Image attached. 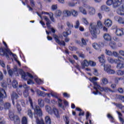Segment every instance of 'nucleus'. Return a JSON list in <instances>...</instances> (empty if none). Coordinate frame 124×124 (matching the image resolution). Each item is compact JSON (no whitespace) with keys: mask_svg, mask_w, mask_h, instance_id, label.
Listing matches in <instances>:
<instances>
[{"mask_svg":"<svg viewBox=\"0 0 124 124\" xmlns=\"http://www.w3.org/2000/svg\"><path fill=\"white\" fill-rule=\"evenodd\" d=\"M101 10H103V11H106V12H109L111 11V9H110V8L107 7L106 5H103L101 7Z\"/></svg>","mask_w":124,"mask_h":124,"instance_id":"5701e85b","label":"nucleus"},{"mask_svg":"<svg viewBox=\"0 0 124 124\" xmlns=\"http://www.w3.org/2000/svg\"><path fill=\"white\" fill-rule=\"evenodd\" d=\"M116 34L118 36H122V35H124V29H117L116 30Z\"/></svg>","mask_w":124,"mask_h":124,"instance_id":"2eb2a0df","label":"nucleus"},{"mask_svg":"<svg viewBox=\"0 0 124 124\" xmlns=\"http://www.w3.org/2000/svg\"><path fill=\"white\" fill-rule=\"evenodd\" d=\"M12 85L13 88H16L17 87H18V82L15 80H14L12 82Z\"/></svg>","mask_w":124,"mask_h":124,"instance_id":"ea45409f","label":"nucleus"},{"mask_svg":"<svg viewBox=\"0 0 124 124\" xmlns=\"http://www.w3.org/2000/svg\"><path fill=\"white\" fill-rule=\"evenodd\" d=\"M114 20H115V21H117L118 24H121L122 25H123V22L124 21V18L123 17H120L116 16L114 17Z\"/></svg>","mask_w":124,"mask_h":124,"instance_id":"f3484780","label":"nucleus"},{"mask_svg":"<svg viewBox=\"0 0 124 124\" xmlns=\"http://www.w3.org/2000/svg\"><path fill=\"white\" fill-rule=\"evenodd\" d=\"M82 22L85 24V25H86L87 26H88V25H89V22H88V20H87V18H83L82 19Z\"/></svg>","mask_w":124,"mask_h":124,"instance_id":"680f3d73","label":"nucleus"},{"mask_svg":"<svg viewBox=\"0 0 124 124\" xmlns=\"http://www.w3.org/2000/svg\"><path fill=\"white\" fill-rule=\"evenodd\" d=\"M116 73L118 76H123L124 75V69L118 70L116 71Z\"/></svg>","mask_w":124,"mask_h":124,"instance_id":"c756f323","label":"nucleus"},{"mask_svg":"<svg viewBox=\"0 0 124 124\" xmlns=\"http://www.w3.org/2000/svg\"><path fill=\"white\" fill-rule=\"evenodd\" d=\"M58 101V105L59 107L61 108H63V105H62V100L60 98H57Z\"/></svg>","mask_w":124,"mask_h":124,"instance_id":"58836bf2","label":"nucleus"},{"mask_svg":"<svg viewBox=\"0 0 124 124\" xmlns=\"http://www.w3.org/2000/svg\"><path fill=\"white\" fill-rule=\"evenodd\" d=\"M122 2H123V0H114V2L113 0H107L106 4L109 6L112 4L113 8H118Z\"/></svg>","mask_w":124,"mask_h":124,"instance_id":"f03ea898","label":"nucleus"},{"mask_svg":"<svg viewBox=\"0 0 124 124\" xmlns=\"http://www.w3.org/2000/svg\"><path fill=\"white\" fill-rule=\"evenodd\" d=\"M76 4H77V2L74 3V2H69L68 3V6H70L71 7H73V6H75Z\"/></svg>","mask_w":124,"mask_h":124,"instance_id":"5fc2aeb1","label":"nucleus"},{"mask_svg":"<svg viewBox=\"0 0 124 124\" xmlns=\"http://www.w3.org/2000/svg\"><path fill=\"white\" fill-rule=\"evenodd\" d=\"M3 44H4V46H5V47L7 48V49H5L6 52H7V53H8V54L10 55V56H11L12 55L15 61H16V62H17V63L20 65L21 63H20V62H19L17 60V56H16V54H14L12 52H11V51H10V50L9 48H7V45L6 44V43H5V42L3 41Z\"/></svg>","mask_w":124,"mask_h":124,"instance_id":"423d86ee","label":"nucleus"},{"mask_svg":"<svg viewBox=\"0 0 124 124\" xmlns=\"http://www.w3.org/2000/svg\"><path fill=\"white\" fill-rule=\"evenodd\" d=\"M16 108L18 112H21L22 111V108H21V106L19 104H17Z\"/></svg>","mask_w":124,"mask_h":124,"instance_id":"052dcab7","label":"nucleus"},{"mask_svg":"<svg viewBox=\"0 0 124 124\" xmlns=\"http://www.w3.org/2000/svg\"><path fill=\"white\" fill-rule=\"evenodd\" d=\"M11 108V104L10 103L6 102L4 104V108L5 110H9Z\"/></svg>","mask_w":124,"mask_h":124,"instance_id":"412c9836","label":"nucleus"},{"mask_svg":"<svg viewBox=\"0 0 124 124\" xmlns=\"http://www.w3.org/2000/svg\"><path fill=\"white\" fill-rule=\"evenodd\" d=\"M90 65L89 62L87 60H84L83 61V65L82 66V68H85V66H89Z\"/></svg>","mask_w":124,"mask_h":124,"instance_id":"79ce46f5","label":"nucleus"},{"mask_svg":"<svg viewBox=\"0 0 124 124\" xmlns=\"http://www.w3.org/2000/svg\"><path fill=\"white\" fill-rule=\"evenodd\" d=\"M98 59L100 62H105V59H104V55H101L100 57L98 58Z\"/></svg>","mask_w":124,"mask_h":124,"instance_id":"49530a36","label":"nucleus"},{"mask_svg":"<svg viewBox=\"0 0 124 124\" xmlns=\"http://www.w3.org/2000/svg\"><path fill=\"white\" fill-rule=\"evenodd\" d=\"M95 62L93 61H89V65H91V66H95Z\"/></svg>","mask_w":124,"mask_h":124,"instance_id":"e2e57ef3","label":"nucleus"},{"mask_svg":"<svg viewBox=\"0 0 124 124\" xmlns=\"http://www.w3.org/2000/svg\"><path fill=\"white\" fill-rule=\"evenodd\" d=\"M108 61L110 63H118V60H117V59H114L111 57H108Z\"/></svg>","mask_w":124,"mask_h":124,"instance_id":"a878e982","label":"nucleus"},{"mask_svg":"<svg viewBox=\"0 0 124 124\" xmlns=\"http://www.w3.org/2000/svg\"><path fill=\"white\" fill-rule=\"evenodd\" d=\"M44 19L46 21V23H48L49 22H51L49 18L48 17L45 16H44Z\"/></svg>","mask_w":124,"mask_h":124,"instance_id":"338daca9","label":"nucleus"},{"mask_svg":"<svg viewBox=\"0 0 124 124\" xmlns=\"http://www.w3.org/2000/svg\"><path fill=\"white\" fill-rule=\"evenodd\" d=\"M46 124H51V118L48 116L45 117Z\"/></svg>","mask_w":124,"mask_h":124,"instance_id":"473e14b6","label":"nucleus"},{"mask_svg":"<svg viewBox=\"0 0 124 124\" xmlns=\"http://www.w3.org/2000/svg\"><path fill=\"white\" fill-rule=\"evenodd\" d=\"M93 70V74L95 75V76H98V72L97 71V69H94Z\"/></svg>","mask_w":124,"mask_h":124,"instance_id":"69168bd1","label":"nucleus"},{"mask_svg":"<svg viewBox=\"0 0 124 124\" xmlns=\"http://www.w3.org/2000/svg\"><path fill=\"white\" fill-rule=\"evenodd\" d=\"M35 81L36 83H37V84H38L39 85H41V84H42V81H41V79L38 78H35Z\"/></svg>","mask_w":124,"mask_h":124,"instance_id":"864d4df0","label":"nucleus"},{"mask_svg":"<svg viewBox=\"0 0 124 124\" xmlns=\"http://www.w3.org/2000/svg\"><path fill=\"white\" fill-rule=\"evenodd\" d=\"M62 12L61 10H59L56 11L55 15L56 18L58 17H61L62 16Z\"/></svg>","mask_w":124,"mask_h":124,"instance_id":"2f4dec72","label":"nucleus"},{"mask_svg":"<svg viewBox=\"0 0 124 124\" xmlns=\"http://www.w3.org/2000/svg\"><path fill=\"white\" fill-rule=\"evenodd\" d=\"M15 124H21V121L19 116L16 115L15 119L13 120Z\"/></svg>","mask_w":124,"mask_h":124,"instance_id":"393cba45","label":"nucleus"},{"mask_svg":"<svg viewBox=\"0 0 124 124\" xmlns=\"http://www.w3.org/2000/svg\"><path fill=\"white\" fill-rule=\"evenodd\" d=\"M52 112H53L55 116L56 117V118H60V114H59V110L58 109L56 108H53Z\"/></svg>","mask_w":124,"mask_h":124,"instance_id":"4be33fe9","label":"nucleus"},{"mask_svg":"<svg viewBox=\"0 0 124 124\" xmlns=\"http://www.w3.org/2000/svg\"><path fill=\"white\" fill-rule=\"evenodd\" d=\"M27 114L28 115V116H29L30 118H31V119H32L33 113H32V111H31V109H29L27 110Z\"/></svg>","mask_w":124,"mask_h":124,"instance_id":"c9c22d12","label":"nucleus"},{"mask_svg":"<svg viewBox=\"0 0 124 124\" xmlns=\"http://www.w3.org/2000/svg\"><path fill=\"white\" fill-rule=\"evenodd\" d=\"M117 8H118L117 10V13L119 15H124V4H122L121 2L120 6L117 7Z\"/></svg>","mask_w":124,"mask_h":124,"instance_id":"9d476101","label":"nucleus"},{"mask_svg":"<svg viewBox=\"0 0 124 124\" xmlns=\"http://www.w3.org/2000/svg\"><path fill=\"white\" fill-rule=\"evenodd\" d=\"M89 80H90V81H91V82L93 83V84L94 85L93 89L96 90V92L93 91V93L95 95L97 94V93H101L100 92H98V91L97 90L98 87H99L100 86V85L97 84V82H96V81H97V80H98V78L96 77H93L92 78H90Z\"/></svg>","mask_w":124,"mask_h":124,"instance_id":"7ed1b4c3","label":"nucleus"},{"mask_svg":"<svg viewBox=\"0 0 124 124\" xmlns=\"http://www.w3.org/2000/svg\"><path fill=\"white\" fill-rule=\"evenodd\" d=\"M108 118V119H110V120H111V121H113L114 120V117H113V116H112V115H111L110 114H108L107 115Z\"/></svg>","mask_w":124,"mask_h":124,"instance_id":"0e129e2a","label":"nucleus"},{"mask_svg":"<svg viewBox=\"0 0 124 124\" xmlns=\"http://www.w3.org/2000/svg\"><path fill=\"white\" fill-rule=\"evenodd\" d=\"M71 14H72V16L73 17H77L78 16V11L75 10H71Z\"/></svg>","mask_w":124,"mask_h":124,"instance_id":"7c9ffc66","label":"nucleus"},{"mask_svg":"<svg viewBox=\"0 0 124 124\" xmlns=\"http://www.w3.org/2000/svg\"><path fill=\"white\" fill-rule=\"evenodd\" d=\"M93 46L94 49H95L96 50H98L100 49V46L99 45L96 44V43H94L93 44Z\"/></svg>","mask_w":124,"mask_h":124,"instance_id":"a19ab883","label":"nucleus"},{"mask_svg":"<svg viewBox=\"0 0 124 124\" xmlns=\"http://www.w3.org/2000/svg\"><path fill=\"white\" fill-rule=\"evenodd\" d=\"M53 37L55 40V42L56 43H58L59 45H60V46H65V42H64V41H60V38H61V36H59L57 35H54Z\"/></svg>","mask_w":124,"mask_h":124,"instance_id":"1a4fd4ad","label":"nucleus"},{"mask_svg":"<svg viewBox=\"0 0 124 124\" xmlns=\"http://www.w3.org/2000/svg\"><path fill=\"white\" fill-rule=\"evenodd\" d=\"M19 73L21 75V78L23 79L25 81L27 80V84L28 85H31V84H34V82L31 80V79H28V77H30V78H31V79H32L33 78V76L31 75V74L29 73H25L24 72V71L22 69H19Z\"/></svg>","mask_w":124,"mask_h":124,"instance_id":"f257e3e1","label":"nucleus"},{"mask_svg":"<svg viewBox=\"0 0 124 124\" xmlns=\"http://www.w3.org/2000/svg\"><path fill=\"white\" fill-rule=\"evenodd\" d=\"M15 117H16V115L15 116L14 113L11 112L9 113V118L12 121H13L15 119Z\"/></svg>","mask_w":124,"mask_h":124,"instance_id":"de8ad7c7","label":"nucleus"},{"mask_svg":"<svg viewBox=\"0 0 124 124\" xmlns=\"http://www.w3.org/2000/svg\"><path fill=\"white\" fill-rule=\"evenodd\" d=\"M81 42H82L83 45H85V46L87 45V42H86V40H85V39L82 38L81 39Z\"/></svg>","mask_w":124,"mask_h":124,"instance_id":"774afa93","label":"nucleus"},{"mask_svg":"<svg viewBox=\"0 0 124 124\" xmlns=\"http://www.w3.org/2000/svg\"><path fill=\"white\" fill-rule=\"evenodd\" d=\"M109 46L112 49H116V43L115 42H110L109 43Z\"/></svg>","mask_w":124,"mask_h":124,"instance_id":"f704fd0d","label":"nucleus"},{"mask_svg":"<svg viewBox=\"0 0 124 124\" xmlns=\"http://www.w3.org/2000/svg\"><path fill=\"white\" fill-rule=\"evenodd\" d=\"M104 70L108 74H114L115 73V71L111 69V65H104Z\"/></svg>","mask_w":124,"mask_h":124,"instance_id":"6e6552de","label":"nucleus"},{"mask_svg":"<svg viewBox=\"0 0 124 124\" xmlns=\"http://www.w3.org/2000/svg\"><path fill=\"white\" fill-rule=\"evenodd\" d=\"M0 94H2L3 96L6 97V93H5V91L2 88H0Z\"/></svg>","mask_w":124,"mask_h":124,"instance_id":"4c0bfd02","label":"nucleus"},{"mask_svg":"<svg viewBox=\"0 0 124 124\" xmlns=\"http://www.w3.org/2000/svg\"><path fill=\"white\" fill-rule=\"evenodd\" d=\"M38 104L41 108H42L43 107H44V105H45V104L44 103V101L42 99L39 98L38 100Z\"/></svg>","mask_w":124,"mask_h":124,"instance_id":"aec40b11","label":"nucleus"},{"mask_svg":"<svg viewBox=\"0 0 124 124\" xmlns=\"http://www.w3.org/2000/svg\"><path fill=\"white\" fill-rule=\"evenodd\" d=\"M63 15L64 17H70L71 16V11L65 10L63 12Z\"/></svg>","mask_w":124,"mask_h":124,"instance_id":"dca6fc26","label":"nucleus"},{"mask_svg":"<svg viewBox=\"0 0 124 124\" xmlns=\"http://www.w3.org/2000/svg\"><path fill=\"white\" fill-rule=\"evenodd\" d=\"M117 63L118 62H124V59L122 56H119L118 58V59H117Z\"/></svg>","mask_w":124,"mask_h":124,"instance_id":"c03bdc74","label":"nucleus"},{"mask_svg":"<svg viewBox=\"0 0 124 124\" xmlns=\"http://www.w3.org/2000/svg\"><path fill=\"white\" fill-rule=\"evenodd\" d=\"M11 97L12 101V103L14 105H15V99H17L18 97H19V96H18V94L16 93V92L13 91L11 93Z\"/></svg>","mask_w":124,"mask_h":124,"instance_id":"f8f14e48","label":"nucleus"},{"mask_svg":"<svg viewBox=\"0 0 124 124\" xmlns=\"http://www.w3.org/2000/svg\"><path fill=\"white\" fill-rule=\"evenodd\" d=\"M116 112L118 115V117L120 121L122 122V124H124V119L122 118V117H123V114L121 112H119L118 111H116Z\"/></svg>","mask_w":124,"mask_h":124,"instance_id":"c85d7f7f","label":"nucleus"},{"mask_svg":"<svg viewBox=\"0 0 124 124\" xmlns=\"http://www.w3.org/2000/svg\"><path fill=\"white\" fill-rule=\"evenodd\" d=\"M53 15H54L52 13H51L49 15L50 19L52 22H55V18H54V16H53Z\"/></svg>","mask_w":124,"mask_h":124,"instance_id":"13d9d810","label":"nucleus"},{"mask_svg":"<svg viewBox=\"0 0 124 124\" xmlns=\"http://www.w3.org/2000/svg\"><path fill=\"white\" fill-rule=\"evenodd\" d=\"M36 122L37 124H44V121L43 120H39L38 118H36Z\"/></svg>","mask_w":124,"mask_h":124,"instance_id":"09e8293b","label":"nucleus"},{"mask_svg":"<svg viewBox=\"0 0 124 124\" xmlns=\"http://www.w3.org/2000/svg\"><path fill=\"white\" fill-rule=\"evenodd\" d=\"M31 5L32 7H34L35 6V3L33 0H30Z\"/></svg>","mask_w":124,"mask_h":124,"instance_id":"bf43d9fd","label":"nucleus"},{"mask_svg":"<svg viewBox=\"0 0 124 124\" xmlns=\"http://www.w3.org/2000/svg\"><path fill=\"white\" fill-rule=\"evenodd\" d=\"M105 25L106 27H108V28H109V27H111V26H112V20L109 19H106L105 21Z\"/></svg>","mask_w":124,"mask_h":124,"instance_id":"6ab92c4d","label":"nucleus"},{"mask_svg":"<svg viewBox=\"0 0 124 124\" xmlns=\"http://www.w3.org/2000/svg\"><path fill=\"white\" fill-rule=\"evenodd\" d=\"M0 56H6V58H9V56L5 52V49L4 47H0Z\"/></svg>","mask_w":124,"mask_h":124,"instance_id":"4468645a","label":"nucleus"},{"mask_svg":"<svg viewBox=\"0 0 124 124\" xmlns=\"http://www.w3.org/2000/svg\"><path fill=\"white\" fill-rule=\"evenodd\" d=\"M89 29L93 37L96 38V37H97V31H98L96 26L93 25V24L91 23Z\"/></svg>","mask_w":124,"mask_h":124,"instance_id":"20e7f679","label":"nucleus"},{"mask_svg":"<svg viewBox=\"0 0 124 124\" xmlns=\"http://www.w3.org/2000/svg\"><path fill=\"white\" fill-rule=\"evenodd\" d=\"M79 26H80V21L79 20L76 21L74 28L75 29H79Z\"/></svg>","mask_w":124,"mask_h":124,"instance_id":"a18cd8bd","label":"nucleus"},{"mask_svg":"<svg viewBox=\"0 0 124 124\" xmlns=\"http://www.w3.org/2000/svg\"><path fill=\"white\" fill-rule=\"evenodd\" d=\"M117 63V65H116V68H118V69H123V68H124V63H121V62H118Z\"/></svg>","mask_w":124,"mask_h":124,"instance_id":"cd10ccee","label":"nucleus"},{"mask_svg":"<svg viewBox=\"0 0 124 124\" xmlns=\"http://www.w3.org/2000/svg\"><path fill=\"white\" fill-rule=\"evenodd\" d=\"M66 25L69 29H72V28H73V24L71 23L69 21H67L66 23Z\"/></svg>","mask_w":124,"mask_h":124,"instance_id":"4d7b16f0","label":"nucleus"},{"mask_svg":"<svg viewBox=\"0 0 124 124\" xmlns=\"http://www.w3.org/2000/svg\"><path fill=\"white\" fill-rule=\"evenodd\" d=\"M21 124H28V119L26 116H24L22 118V121H21Z\"/></svg>","mask_w":124,"mask_h":124,"instance_id":"e433bc0d","label":"nucleus"},{"mask_svg":"<svg viewBox=\"0 0 124 124\" xmlns=\"http://www.w3.org/2000/svg\"><path fill=\"white\" fill-rule=\"evenodd\" d=\"M104 39L106 41H111L112 40V36L108 33H106L103 35Z\"/></svg>","mask_w":124,"mask_h":124,"instance_id":"ddd939ff","label":"nucleus"},{"mask_svg":"<svg viewBox=\"0 0 124 124\" xmlns=\"http://www.w3.org/2000/svg\"><path fill=\"white\" fill-rule=\"evenodd\" d=\"M79 9L80 12H81L82 14H84V15H87V11H86V9H84L82 7H79Z\"/></svg>","mask_w":124,"mask_h":124,"instance_id":"72a5a7b5","label":"nucleus"},{"mask_svg":"<svg viewBox=\"0 0 124 124\" xmlns=\"http://www.w3.org/2000/svg\"><path fill=\"white\" fill-rule=\"evenodd\" d=\"M46 112L48 113V114H50V115H52V114H53V109H52L51 107L49 106H46Z\"/></svg>","mask_w":124,"mask_h":124,"instance_id":"bb28decb","label":"nucleus"},{"mask_svg":"<svg viewBox=\"0 0 124 124\" xmlns=\"http://www.w3.org/2000/svg\"><path fill=\"white\" fill-rule=\"evenodd\" d=\"M97 26L99 29H102V28L103 27L102 26V23H101V21H97Z\"/></svg>","mask_w":124,"mask_h":124,"instance_id":"603ef678","label":"nucleus"},{"mask_svg":"<svg viewBox=\"0 0 124 124\" xmlns=\"http://www.w3.org/2000/svg\"><path fill=\"white\" fill-rule=\"evenodd\" d=\"M23 87L26 89L25 92L23 93V94L25 97H28L29 96V92H28V87L27 84H24Z\"/></svg>","mask_w":124,"mask_h":124,"instance_id":"b1692460","label":"nucleus"},{"mask_svg":"<svg viewBox=\"0 0 124 124\" xmlns=\"http://www.w3.org/2000/svg\"><path fill=\"white\" fill-rule=\"evenodd\" d=\"M34 110V115L35 119H38L39 117H41L42 115V110L39 106L35 105Z\"/></svg>","mask_w":124,"mask_h":124,"instance_id":"39448f33","label":"nucleus"},{"mask_svg":"<svg viewBox=\"0 0 124 124\" xmlns=\"http://www.w3.org/2000/svg\"><path fill=\"white\" fill-rule=\"evenodd\" d=\"M106 54L108 56H113V53L110 50L106 49Z\"/></svg>","mask_w":124,"mask_h":124,"instance_id":"3c124183","label":"nucleus"},{"mask_svg":"<svg viewBox=\"0 0 124 124\" xmlns=\"http://www.w3.org/2000/svg\"><path fill=\"white\" fill-rule=\"evenodd\" d=\"M101 81H102V83L103 84V85H107V84L108 83V79H107V78H103L101 79Z\"/></svg>","mask_w":124,"mask_h":124,"instance_id":"37998d69","label":"nucleus"},{"mask_svg":"<svg viewBox=\"0 0 124 124\" xmlns=\"http://www.w3.org/2000/svg\"><path fill=\"white\" fill-rule=\"evenodd\" d=\"M97 90H99L100 92H105V93H108L109 92H111V93H113V90H111L109 87H101L100 85L98 86Z\"/></svg>","mask_w":124,"mask_h":124,"instance_id":"9b49d317","label":"nucleus"},{"mask_svg":"<svg viewBox=\"0 0 124 124\" xmlns=\"http://www.w3.org/2000/svg\"><path fill=\"white\" fill-rule=\"evenodd\" d=\"M37 93L39 96H43L44 97L47 95V93L43 92L39 90H37Z\"/></svg>","mask_w":124,"mask_h":124,"instance_id":"a211bd4d","label":"nucleus"},{"mask_svg":"<svg viewBox=\"0 0 124 124\" xmlns=\"http://www.w3.org/2000/svg\"><path fill=\"white\" fill-rule=\"evenodd\" d=\"M83 6L88 9V13L90 15H94L95 14V9L87 4H84Z\"/></svg>","mask_w":124,"mask_h":124,"instance_id":"0eeeda50","label":"nucleus"},{"mask_svg":"<svg viewBox=\"0 0 124 124\" xmlns=\"http://www.w3.org/2000/svg\"><path fill=\"white\" fill-rule=\"evenodd\" d=\"M114 104L115 105H116V107H117V108H119V109H123V108L124 107L123 105L120 103L119 104L114 103Z\"/></svg>","mask_w":124,"mask_h":124,"instance_id":"6e6d98bb","label":"nucleus"},{"mask_svg":"<svg viewBox=\"0 0 124 124\" xmlns=\"http://www.w3.org/2000/svg\"><path fill=\"white\" fill-rule=\"evenodd\" d=\"M50 94L53 97H55V98H58V94L53 91L50 92Z\"/></svg>","mask_w":124,"mask_h":124,"instance_id":"8fccbe9b","label":"nucleus"}]
</instances>
